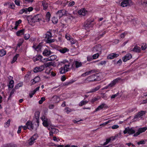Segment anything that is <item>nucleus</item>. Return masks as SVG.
<instances>
[{"label":"nucleus","mask_w":147,"mask_h":147,"mask_svg":"<svg viewBox=\"0 0 147 147\" xmlns=\"http://www.w3.org/2000/svg\"><path fill=\"white\" fill-rule=\"evenodd\" d=\"M62 64H64V66L63 67H61L59 69V72L61 74H64L69 70V67L70 65L68 61L65 60L58 62L59 65L62 66Z\"/></svg>","instance_id":"obj_1"},{"label":"nucleus","mask_w":147,"mask_h":147,"mask_svg":"<svg viewBox=\"0 0 147 147\" xmlns=\"http://www.w3.org/2000/svg\"><path fill=\"white\" fill-rule=\"evenodd\" d=\"M121 80V79L119 77L114 80L109 84L105 87L103 89H111L116 83L118 82L119 81Z\"/></svg>","instance_id":"obj_2"},{"label":"nucleus","mask_w":147,"mask_h":147,"mask_svg":"<svg viewBox=\"0 0 147 147\" xmlns=\"http://www.w3.org/2000/svg\"><path fill=\"white\" fill-rule=\"evenodd\" d=\"M38 137V136L37 134H35L26 142L29 145H32L34 143L35 140L37 139Z\"/></svg>","instance_id":"obj_3"},{"label":"nucleus","mask_w":147,"mask_h":147,"mask_svg":"<svg viewBox=\"0 0 147 147\" xmlns=\"http://www.w3.org/2000/svg\"><path fill=\"white\" fill-rule=\"evenodd\" d=\"M45 35V38L47 40V43H51L55 41V39H51L52 37V35L50 31H47Z\"/></svg>","instance_id":"obj_4"},{"label":"nucleus","mask_w":147,"mask_h":147,"mask_svg":"<svg viewBox=\"0 0 147 147\" xmlns=\"http://www.w3.org/2000/svg\"><path fill=\"white\" fill-rule=\"evenodd\" d=\"M135 132V130L134 127L130 128L129 127L125 128L123 131L124 134L127 133L129 135L134 134Z\"/></svg>","instance_id":"obj_5"},{"label":"nucleus","mask_w":147,"mask_h":147,"mask_svg":"<svg viewBox=\"0 0 147 147\" xmlns=\"http://www.w3.org/2000/svg\"><path fill=\"white\" fill-rule=\"evenodd\" d=\"M26 125L28 129L30 130H32L34 129H36L38 126L36 124L34 125L32 124L30 121H28L26 124Z\"/></svg>","instance_id":"obj_6"},{"label":"nucleus","mask_w":147,"mask_h":147,"mask_svg":"<svg viewBox=\"0 0 147 147\" xmlns=\"http://www.w3.org/2000/svg\"><path fill=\"white\" fill-rule=\"evenodd\" d=\"M101 46L100 45H98L93 47L92 48V51L94 53H100L101 51Z\"/></svg>","instance_id":"obj_7"},{"label":"nucleus","mask_w":147,"mask_h":147,"mask_svg":"<svg viewBox=\"0 0 147 147\" xmlns=\"http://www.w3.org/2000/svg\"><path fill=\"white\" fill-rule=\"evenodd\" d=\"M121 2V6L123 7L127 6H131L132 5L131 0H122Z\"/></svg>","instance_id":"obj_8"},{"label":"nucleus","mask_w":147,"mask_h":147,"mask_svg":"<svg viewBox=\"0 0 147 147\" xmlns=\"http://www.w3.org/2000/svg\"><path fill=\"white\" fill-rule=\"evenodd\" d=\"M43 121L42 124L45 127H47L50 124V121L45 116H43L40 118Z\"/></svg>","instance_id":"obj_9"},{"label":"nucleus","mask_w":147,"mask_h":147,"mask_svg":"<svg viewBox=\"0 0 147 147\" xmlns=\"http://www.w3.org/2000/svg\"><path fill=\"white\" fill-rule=\"evenodd\" d=\"M33 9L32 7H30L28 8H24L23 9L21 10L20 12V13L22 14L24 13H28V12H29L32 11Z\"/></svg>","instance_id":"obj_10"},{"label":"nucleus","mask_w":147,"mask_h":147,"mask_svg":"<svg viewBox=\"0 0 147 147\" xmlns=\"http://www.w3.org/2000/svg\"><path fill=\"white\" fill-rule=\"evenodd\" d=\"M93 22V20H90L89 19H88L87 21L84 24V28L86 29V28L92 27L93 26V24L92 22Z\"/></svg>","instance_id":"obj_11"},{"label":"nucleus","mask_w":147,"mask_h":147,"mask_svg":"<svg viewBox=\"0 0 147 147\" xmlns=\"http://www.w3.org/2000/svg\"><path fill=\"white\" fill-rule=\"evenodd\" d=\"M42 18L41 14H38L35 16L33 18L32 21L34 22L40 21Z\"/></svg>","instance_id":"obj_12"},{"label":"nucleus","mask_w":147,"mask_h":147,"mask_svg":"<svg viewBox=\"0 0 147 147\" xmlns=\"http://www.w3.org/2000/svg\"><path fill=\"white\" fill-rule=\"evenodd\" d=\"M44 68L45 67L44 65H41L40 66L36 67L34 68L33 71L34 73L40 72L43 70Z\"/></svg>","instance_id":"obj_13"},{"label":"nucleus","mask_w":147,"mask_h":147,"mask_svg":"<svg viewBox=\"0 0 147 147\" xmlns=\"http://www.w3.org/2000/svg\"><path fill=\"white\" fill-rule=\"evenodd\" d=\"M66 11L64 9L58 11L56 13L57 16L59 18H61L63 15L66 14Z\"/></svg>","instance_id":"obj_14"},{"label":"nucleus","mask_w":147,"mask_h":147,"mask_svg":"<svg viewBox=\"0 0 147 147\" xmlns=\"http://www.w3.org/2000/svg\"><path fill=\"white\" fill-rule=\"evenodd\" d=\"M52 53L50 50L48 48L45 49L43 52L42 54L44 56H49Z\"/></svg>","instance_id":"obj_15"},{"label":"nucleus","mask_w":147,"mask_h":147,"mask_svg":"<svg viewBox=\"0 0 147 147\" xmlns=\"http://www.w3.org/2000/svg\"><path fill=\"white\" fill-rule=\"evenodd\" d=\"M132 57V55L130 53H128L122 58L123 61L126 62L127 60H129Z\"/></svg>","instance_id":"obj_16"},{"label":"nucleus","mask_w":147,"mask_h":147,"mask_svg":"<svg viewBox=\"0 0 147 147\" xmlns=\"http://www.w3.org/2000/svg\"><path fill=\"white\" fill-rule=\"evenodd\" d=\"M40 81V78L39 76L36 77L33 79L31 80L30 81L31 85H34L36 83Z\"/></svg>","instance_id":"obj_17"},{"label":"nucleus","mask_w":147,"mask_h":147,"mask_svg":"<svg viewBox=\"0 0 147 147\" xmlns=\"http://www.w3.org/2000/svg\"><path fill=\"white\" fill-rule=\"evenodd\" d=\"M119 56V54H118L112 53L109 55L107 56V58L108 59H111L117 57Z\"/></svg>","instance_id":"obj_18"},{"label":"nucleus","mask_w":147,"mask_h":147,"mask_svg":"<svg viewBox=\"0 0 147 147\" xmlns=\"http://www.w3.org/2000/svg\"><path fill=\"white\" fill-rule=\"evenodd\" d=\"M146 113V111H142L139 112L134 117V119L138 118L141 117Z\"/></svg>","instance_id":"obj_19"},{"label":"nucleus","mask_w":147,"mask_h":147,"mask_svg":"<svg viewBox=\"0 0 147 147\" xmlns=\"http://www.w3.org/2000/svg\"><path fill=\"white\" fill-rule=\"evenodd\" d=\"M138 2L140 5L147 7V0H138Z\"/></svg>","instance_id":"obj_20"},{"label":"nucleus","mask_w":147,"mask_h":147,"mask_svg":"<svg viewBox=\"0 0 147 147\" xmlns=\"http://www.w3.org/2000/svg\"><path fill=\"white\" fill-rule=\"evenodd\" d=\"M100 87L99 86H97L96 87L92 89L89 91L87 92L86 93L88 94L95 92L98 90L100 88Z\"/></svg>","instance_id":"obj_21"},{"label":"nucleus","mask_w":147,"mask_h":147,"mask_svg":"<svg viewBox=\"0 0 147 147\" xmlns=\"http://www.w3.org/2000/svg\"><path fill=\"white\" fill-rule=\"evenodd\" d=\"M87 13V11H86L85 9H82L78 11V13L80 15H82L83 16H85Z\"/></svg>","instance_id":"obj_22"},{"label":"nucleus","mask_w":147,"mask_h":147,"mask_svg":"<svg viewBox=\"0 0 147 147\" xmlns=\"http://www.w3.org/2000/svg\"><path fill=\"white\" fill-rule=\"evenodd\" d=\"M42 5L43 7V9L45 10L47 9L49 6L48 3L45 1H43L42 2Z\"/></svg>","instance_id":"obj_23"},{"label":"nucleus","mask_w":147,"mask_h":147,"mask_svg":"<svg viewBox=\"0 0 147 147\" xmlns=\"http://www.w3.org/2000/svg\"><path fill=\"white\" fill-rule=\"evenodd\" d=\"M131 23L136 27H137L140 24V22L136 19L132 20L131 21Z\"/></svg>","instance_id":"obj_24"},{"label":"nucleus","mask_w":147,"mask_h":147,"mask_svg":"<svg viewBox=\"0 0 147 147\" xmlns=\"http://www.w3.org/2000/svg\"><path fill=\"white\" fill-rule=\"evenodd\" d=\"M131 51L136 53H139L141 51V49L138 46H135L134 47V48L131 50Z\"/></svg>","instance_id":"obj_25"},{"label":"nucleus","mask_w":147,"mask_h":147,"mask_svg":"<svg viewBox=\"0 0 147 147\" xmlns=\"http://www.w3.org/2000/svg\"><path fill=\"white\" fill-rule=\"evenodd\" d=\"M105 105H106L105 103H103L101 105L98 106V107L96 109L95 112L97 111L102 109Z\"/></svg>","instance_id":"obj_26"},{"label":"nucleus","mask_w":147,"mask_h":147,"mask_svg":"<svg viewBox=\"0 0 147 147\" xmlns=\"http://www.w3.org/2000/svg\"><path fill=\"white\" fill-rule=\"evenodd\" d=\"M42 44L41 43H40L37 46H36V45H34L33 46V47L37 51H38L41 49V48L42 47Z\"/></svg>","instance_id":"obj_27"},{"label":"nucleus","mask_w":147,"mask_h":147,"mask_svg":"<svg viewBox=\"0 0 147 147\" xmlns=\"http://www.w3.org/2000/svg\"><path fill=\"white\" fill-rule=\"evenodd\" d=\"M53 101L55 103H57L59 102L60 100V99L59 97L57 96H54L53 97Z\"/></svg>","instance_id":"obj_28"},{"label":"nucleus","mask_w":147,"mask_h":147,"mask_svg":"<svg viewBox=\"0 0 147 147\" xmlns=\"http://www.w3.org/2000/svg\"><path fill=\"white\" fill-rule=\"evenodd\" d=\"M24 31L25 30L24 29L18 30L16 32V34L18 36L21 35L24 33Z\"/></svg>","instance_id":"obj_29"},{"label":"nucleus","mask_w":147,"mask_h":147,"mask_svg":"<svg viewBox=\"0 0 147 147\" xmlns=\"http://www.w3.org/2000/svg\"><path fill=\"white\" fill-rule=\"evenodd\" d=\"M3 147H17V146L13 144H8L4 145Z\"/></svg>","instance_id":"obj_30"},{"label":"nucleus","mask_w":147,"mask_h":147,"mask_svg":"<svg viewBox=\"0 0 147 147\" xmlns=\"http://www.w3.org/2000/svg\"><path fill=\"white\" fill-rule=\"evenodd\" d=\"M69 50L66 48H64L59 50V51L62 53H64L69 51Z\"/></svg>","instance_id":"obj_31"},{"label":"nucleus","mask_w":147,"mask_h":147,"mask_svg":"<svg viewBox=\"0 0 147 147\" xmlns=\"http://www.w3.org/2000/svg\"><path fill=\"white\" fill-rule=\"evenodd\" d=\"M74 63L75 64L76 68H78L81 66L82 64V63L81 62H79L77 61H75Z\"/></svg>","instance_id":"obj_32"},{"label":"nucleus","mask_w":147,"mask_h":147,"mask_svg":"<svg viewBox=\"0 0 147 147\" xmlns=\"http://www.w3.org/2000/svg\"><path fill=\"white\" fill-rule=\"evenodd\" d=\"M51 16V14L49 12H48L46 15V20L47 22H49L50 20V18Z\"/></svg>","instance_id":"obj_33"},{"label":"nucleus","mask_w":147,"mask_h":147,"mask_svg":"<svg viewBox=\"0 0 147 147\" xmlns=\"http://www.w3.org/2000/svg\"><path fill=\"white\" fill-rule=\"evenodd\" d=\"M19 54H16L13 57L12 60L11 61V63L12 64L14 63L17 60V58L19 57Z\"/></svg>","instance_id":"obj_34"},{"label":"nucleus","mask_w":147,"mask_h":147,"mask_svg":"<svg viewBox=\"0 0 147 147\" xmlns=\"http://www.w3.org/2000/svg\"><path fill=\"white\" fill-rule=\"evenodd\" d=\"M88 101H87L86 100H82L79 103V105L80 107L82 106L83 105L86 104L88 103Z\"/></svg>","instance_id":"obj_35"},{"label":"nucleus","mask_w":147,"mask_h":147,"mask_svg":"<svg viewBox=\"0 0 147 147\" xmlns=\"http://www.w3.org/2000/svg\"><path fill=\"white\" fill-rule=\"evenodd\" d=\"M5 51L3 49L0 50V56L3 57L6 54Z\"/></svg>","instance_id":"obj_36"},{"label":"nucleus","mask_w":147,"mask_h":147,"mask_svg":"<svg viewBox=\"0 0 147 147\" xmlns=\"http://www.w3.org/2000/svg\"><path fill=\"white\" fill-rule=\"evenodd\" d=\"M14 82L13 80L10 81L9 84L8 85L9 88H12L14 86Z\"/></svg>","instance_id":"obj_37"},{"label":"nucleus","mask_w":147,"mask_h":147,"mask_svg":"<svg viewBox=\"0 0 147 147\" xmlns=\"http://www.w3.org/2000/svg\"><path fill=\"white\" fill-rule=\"evenodd\" d=\"M74 82V81L73 80H70L69 81L64 83L63 84L64 86H68L72 84Z\"/></svg>","instance_id":"obj_38"},{"label":"nucleus","mask_w":147,"mask_h":147,"mask_svg":"<svg viewBox=\"0 0 147 147\" xmlns=\"http://www.w3.org/2000/svg\"><path fill=\"white\" fill-rule=\"evenodd\" d=\"M42 56L40 55H38L36 57H34L33 60L34 62H36L37 61L41 60V59L42 58Z\"/></svg>","instance_id":"obj_39"},{"label":"nucleus","mask_w":147,"mask_h":147,"mask_svg":"<svg viewBox=\"0 0 147 147\" xmlns=\"http://www.w3.org/2000/svg\"><path fill=\"white\" fill-rule=\"evenodd\" d=\"M147 128L146 127L140 128L138 130L141 133L142 132H144L147 129Z\"/></svg>","instance_id":"obj_40"},{"label":"nucleus","mask_w":147,"mask_h":147,"mask_svg":"<svg viewBox=\"0 0 147 147\" xmlns=\"http://www.w3.org/2000/svg\"><path fill=\"white\" fill-rule=\"evenodd\" d=\"M35 116L36 120L38 121L40 116V113L38 112H36L35 113Z\"/></svg>","instance_id":"obj_41"},{"label":"nucleus","mask_w":147,"mask_h":147,"mask_svg":"<svg viewBox=\"0 0 147 147\" xmlns=\"http://www.w3.org/2000/svg\"><path fill=\"white\" fill-rule=\"evenodd\" d=\"M49 57V60H50L51 61H52L55 59L57 58V56L55 55H51Z\"/></svg>","instance_id":"obj_42"},{"label":"nucleus","mask_w":147,"mask_h":147,"mask_svg":"<svg viewBox=\"0 0 147 147\" xmlns=\"http://www.w3.org/2000/svg\"><path fill=\"white\" fill-rule=\"evenodd\" d=\"M65 112H66L67 113H69L71 112L72 111L68 107H66L65 108L64 110Z\"/></svg>","instance_id":"obj_43"},{"label":"nucleus","mask_w":147,"mask_h":147,"mask_svg":"<svg viewBox=\"0 0 147 147\" xmlns=\"http://www.w3.org/2000/svg\"><path fill=\"white\" fill-rule=\"evenodd\" d=\"M52 20L53 23L54 24H57L58 22V20L57 18L53 17L52 18Z\"/></svg>","instance_id":"obj_44"},{"label":"nucleus","mask_w":147,"mask_h":147,"mask_svg":"<svg viewBox=\"0 0 147 147\" xmlns=\"http://www.w3.org/2000/svg\"><path fill=\"white\" fill-rule=\"evenodd\" d=\"M16 92V90L15 89H13L11 91L10 93L9 96V98H11L12 96H13L14 92Z\"/></svg>","instance_id":"obj_45"},{"label":"nucleus","mask_w":147,"mask_h":147,"mask_svg":"<svg viewBox=\"0 0 147 147\" xmlns=\"http://www.w3.org/2000/svg\"><path fill=\"white\" fill-rule=\"evenodd\" d=\"M52 62H49L48 63H45L44 64V66H45V67H49L51 66V65H52Z\"/></svg>","instance_id":"obj_46"},{"label":"nucleus","mask_w":147,"mask_h":147,"mask_svg":"<svg viewBox=\"0 0 147 147\" xmlns=\"http://www.w3.org/2000/svg\"><path fill=\"white\" fill-rule=\"evenodd\" d=\"M99 56V54L98 53H95L92 56L93 59H95L98 58Z\"/></svg>","instance_id":"obj_47"},{"label":"nucleus","mask_w":147,"mask_h":147,"mask_svg":"<svg viewBox=\"0 0 147 147\" xmlns=\"http://www.w3.org/2000/svg\"><path fill=\"white\" fill-rule=\"evenodd\" d=\"M111 139L108 138L106 140V142H104L103 144H102V145L105 146L111 140Z\"/></svg>","instance_id":"obj_48"},{"label":"nucleus","mask_w":147,"mask_h":147,"mask_svg":"<svg viewBox=\"0 0 147 147\" xmlns=\"http://www.w3.org/2000/svg\"><path fill=\"white\" fill-rule=\"evenodd\" d=\"M102 97L105 100H107L108 99V97L107 95L103 93L102 94Z\"/></svg>","instance_id":"obj_49"},{"label":"nucleus","mask_w":147,"mask_h":147,"mask_svg":"<svg viewBox=\"0 0 147 147\" xmlns=\"http://www.w3.org/2000/svg\"><path fill=\"white\" fill-rule=\"evenodd\" d=\"M30 38V35L29 34H25L24 36V38L25 40H28Z\"/></svg>","instance_id":"obj_50"},{"label":"nucleus","mask_w":147,"mask_h":147,"mask_svg":"<svg viewBox=\"0 0 147 147\" xmlns=\"http://www.w3.org/2000/svg\"><path fill=\"white\" fill-rule=\"evenodd\" d=\"M119 94V92H118L115 94L112 95L111 97V99L113 100V99H114L116 97L118 96Z\"/></svg>","instance_id":"obj_51"},{"label":"nucleus","mask_w":147,"mask_h":147,"mask_svg":"<svg viewBox=\"0 0 147 147\" xmlns=\"http://www.w3.org/2000/svg\"><path fill=\"white\" fill-rule=\"evenodd\" d=\"M146 43H143L142 45L141 48L143 50H144L146 48Z\"/></svg>","instance_id":"obj_52"},{"label":"nucleus","mask_w":147,"mask_h":147,"mask_svg":"<svg viewBox=\"0 0 147 147\" xmlns=\"http://www.w3.org/2000/svg\"><path fill=\"white\" fill-rule=\"evenodd\" d=\"M70 40V42L71 44L73 45L75 44L76 42V40L73 38H71Z\"/></svg>","instance_id":"obj_53"},{"label":"nucleus","mask_w":147,"mask_h":147,"mask_svg":"<svg viewBox=\"0 0 147 147\" xmlns=\"http://www.w3.org/2000/svg\"><path fill=\"white\" fill-rule=\"evenodd\" d=\"M45 98L44 97H42L41 98V99L39 101V103L40 104H42V103L43 101H45Z\"/></svg>","instance_id":"obj_54"},{"label":"nucleus","mask_w":147,"mask_h":147,"mask_svg":"<svg viewBox=\"0 0 147 147\" xmlns=\"http://www.w3.org/2000/svg\"><path fill=\"white\" fill-rule=\"evenodd\" d=\"M65 38L68 40H71V38L69 34H66L65 35Z\"/></svg>","instance_id":"obj_55"},{"label":"nucleus","mask_w":147,"mask_h":147,"mask_svg":"<svg viewBox=\"0 0 147 147\" xmlns=\"http://www.w3.org/2000/svg\"><path fill=\"white\" fill-rule=\"evenodd\" d=\"M90 74V72L89 71H87L86 72L83 74L82 75V76H88Z\"/></svg>","instance_id":"obj_56"},{"label":"nucleus","mask_w":147,"mask_h":147,"mask_svg":"<svg viewBox=\"0 0 147 147\" xmlns=\"http://www.w3.org/2000/svg\"><path fill=\"white\" fill-rule=\"evenodd\" d=\"M36 92L33 90L29 93V95L30 98L33 97V96L35 94Z\"/></svg>","instance_id":"obj_57"},{"label":"nucleus","mask_w":147,"mask_h":147,"mask_svg":"<svg viewBox=\"0 0 147 147\" xmlns=\"http://www.w3.org/2000/svg\"><path fill=\"white\" fill-rule=\"evenodd\" d=\"M10 121L9 119L7 122H6L5 123V124L6 125H7L6 126V125H5V127H8L9 125H10Z\"/></svg>","instance_id":"obj_58"},{"label":"nucleus","mask_w":147,"mask_h":147,"mask_svg":"<svg viewBox=\"0 0 147 147\" xmlns=\"http://www.w3.org/2000/svg\"><path fill=\"white\" fill-rule=\"evenodd\" d=\"M25 3H31L34 0H24Z\"/></svg>","instance_id":"obj_59"},{"label":"nucleus","mask_w":147,"mask_h":147,"mask_svg":"<svg viewBox=\"0 0 147 147\" xmlns=\"http://www.w3.org/2000/svg\"><path fill=\"white\" fill-rule=\"evenodd\" d=\"M98 100V99L96 97H94L91 100V102L92 103H94L95 101H96Z\"/></svg>","instance_id":"obj_60"},{"label":"nucleus","mask_w":147,"mask_h":147,"mask_svg":"<svg viewBox=\"0 0 147 147\" xmlns=\"http://www.w3.org/2000/svg\"><path fill=\"white\" fill-rule=\"evenodd\" d=\"M93 59L92 57L91 56H88L87 57V60L88 61H92Z\"/></svg>","instance_id":"obj_61"},{"label":"nucleus","mask_w":147,"mask_h":147,"mask_svg":"<svg viewBox=\"0 0 147 147\" xmlns=\"http://www.w3.org/2000/svg\"><path fill=\"white\" fill-rule=\"evenodd\" d=\"M145 144V141L144 140H141L140 141L138 142L137 143V144L138 145L140 144Z\"/></svg>","instance_id":"obj_62"},{"label":"nucleus","mask_w":147,"mask_h":147,"mask_svg":"<svg viewBox=\"0 0 147 147\" xmlns=\"http://www.w3.org/2000/svg\"><path fill=\"white\" fill-rule=\"evenodd\" d=\"M107 63V62L105 61H101L99 64L101 65H103Z\"/></svg>","instance_id":"obj_63"},{"label":"nucleus","mask_w":147,"mask_h":147,"mask_svg":"<svg viewBox=\"0 0 147 147\" xmlns=\"http://www.w3.org/2000/svg\"><path fill=\"white\" fill-rule=\"evenodd\" d=\"M14 2L16 5L18 6L20 5V1L18 0H16Z\"/></svg>","instance_id":"obj_64"}]
</instances>
